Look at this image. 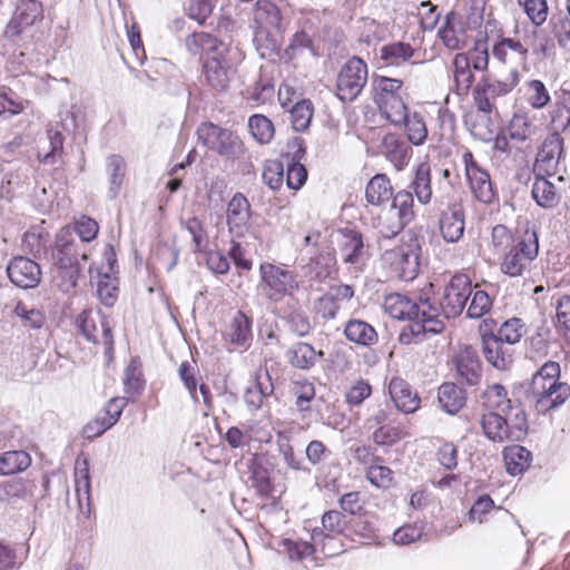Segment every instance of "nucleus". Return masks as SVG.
<instances>
[{
  "mask_svg": "<svg viewBox=\"0 0 570 570\" xmlns=\"http://www.w3.org/2000/svg\"><path fill=\"white\" fill-rule=\"evenodd\" d=\"M384 308L393 318L410 321L399 336L403 345L422 341L426 334H439L445 327L430 298L415 303L402 294H391L385 298Z\"/></svg>",
  "mask_w": 570,
  "mask_h": 570,
  "instance_id": "1",
  "label": "nucleus"
},
{
  "mask_svg": "<svg viewBox=\"0 0 570 570\" xmlns=\"http://www.w3.org/2000/svg\"><path fill=\"white\" fill-rule=\"evenodd\" d=\"M53 265L57 271L59 288L69 293L77 285L80 274V262L87 261V248L79 244L69 228H62L56 237L55 247L51 253Z\"/></svg>",
  "mask_w": 570,
  "mask_h": 570,
  "instance_id": "2",
  "label": "nucleus"
},
{
  "mask_svg": "<svg viewBox=\"0 0 570 570\" xmlns=\"http://www.w3.org/2000/svg\"><path fill=\"white\" fill-rule=\"evenodd\" d=\"M560 365L557 362H546L532 376L530 390L535 397V409L546 413L563 404L570 396V386L558 382Z\"/></svg>",
  "mask_w": 570,
  "mask_h": 570,
  "instance_id": "3",
  "label": "nucleus"
},
{
  "mask_svg": "<svg viewBox=\"0 0 570 570\" xmlns=\"http://www.w3.org/2000/svg\"><path fill=\"white\" fill-rule=\"evenodd\" d=\"M480 424L484 435L492 442L521 441L529 430L528 417L522 406L507 413L489 411L482 414Z\"/></svg>",
  "mask_w": 570,
  "mask_h": 570,
  "instance_id": "4",
  "label": "nucleus"
},
{
  "mask_svg": "<svg viewBox=\"0 0 570 570\" xmlns=\"http://www.w3.org/2000/svg\"><path fill=\"white\" fill-rule=\"evenodd\" d=\"M421 250L417 237L410 235L401 245L385 250L382 258L396 277L410 282L419 274Z\"/></svg>",
  "mask_w": 570,
  "mask_h": 570,
  "instance_id": "5",
  "label": "nucleus"
},
{
  "mask_svg": "<svg viewBox=\"0 0 570 570\" xmlns=\"http://www.w3.org/2000/svg\"><path fill=\"white\" fill-rule=\"evenodd\" d=\"M539 239L535 230L527 229L504 254L500 271L510 277H520L538 257Z\"/></svg>",
  "mask_w": 570,
  "mask_h": 570,
  "instance_id": "6",
  "label": "nucleus"
},
{
  "mask_svg": "<svg viewBox=\"0 0 570 570\" xmlns=\"http://www.w3.org/2000/svg\"><path fill=\"white\" fill-rule=\"evenodd\" d=\"M259 287L271 302L278 303L285 296H292L299 287L296 275L283 266L272 263L259 265Z\"/></svg>",
  "mask_w": 570,
  "mask_h": 570,
  "instance_id": "7",
  "label": "nucleus"
},
{
  "mask_svg": "<svg viewBox=\"0 0 570 570\" xmlns=\"http://www.w3.org/2000/svg\"><path fill=\"white\" fill-rule=\"evenodd\" d=\"M198 140L208 149L227 159H238L245 154L242 139L229 129L213 122H204L197 128Z\"/></svg>",
  "mask_w": 570,
  "mask_h": 570,
  "instance_id": "8",
  "label": "nucleus"
},
{
  "mask_svg": "<svg viewBox=\"0 0 570 570\" xmlns=\"http://www.w3.org/2000/svg\"><path fill=\"white\" fill-rule=\"evenodd\" d=\"M348 520L337 510H330L322 517V527L313 529L311 539L322 548L324 557H334L343 551L340 539L345 534Z\"/></svg>",
  "mask_w": 570,
  "mask_h": 570,
  "instance_id": "9",
  "label": "nucleus"
},
{
  "mask_svg": "<svg viewBox=\"0 0 570 570\" xmlns=\"http://www.w3.org/2000/svg\"><path fill=\"white\" fill-rule=\"evenodd\" d=\"M368 68L357 56L350 58L336 77L335 95L343 102L354 101L367 83Z\"/></svg>",
  "mask_w": 570,
  "mask_h": 570,
  "instance_id": "10",
  "label": "nucleus"
},
{
  "mask_svg": "<svg viewBox=\"0 0 570 570\" xmlns=\"http://www.w3.org/2000/svg\"><path fill=\"white\" fill-rule=\"evenodd\" d=\"M58 117L59 120L56 125H50L47 129L50 150L43 155L38 154V159L42 164H55L57 161V158H59L63 151V132H73L82 120L81 110L76 105H72L70 108L61 109Z\"/></svg>",
  "mask_w": 570,
  "mask_h": 570,
  "instance_id": "11",
  "label": "nucleus"
},
{
  "mask_svg": "<svg viewBox=\"0 0 570 570\" xmlns=\"http://www.w3.org/2000/svg\"><path fill=\"white\" fill-rule=\"evenodd\" d=\"M472 294V283L468 275L455 274L445 286L443 295L438 305L432 303L440 314V318L444 320L459 316Z\"/></svg>",
  "mask_w": 570,
  "mask_h": 570,
  "instance_id": "12",
  "label": "nucleus"
},
{
  "mask_svg": "<svg viewBox=\"0 0 570 570\" xmlns=\"http://www.w3.org/2000/svg\"><path fill=\"white\" fill-rule=\"evenodd\" d=\"M519 82V72L511 70L504 80L484 76L473 89L474 102L478 110L489 115L493 110V101L498 97L508 95Z\"/></svg>",
  "mask_w": 570,
  "mask_h": 570,
  "instance_id": "13",
  "label": "nucleus"
},
{
  "mask_svg": "<svg viewBox=\"0 0 570 570\" xmlns=\"http://www.w3.org/2000/svg\"><path fill=\"white\" fill-rule=\"evenodd\" d=\"M78 327L86 340L94 344H101L108 361L114 357V335L106 317L90 311H83L78 320Z\"/></svg>",
  "mask_w": 570,
  "mask_h": 570,
  "instance_id": "14",
  "label": "nucleus"
},
{
  "mask_svg": "<svg viewBox=\"0 0 570 570\" xmlns=\"http://www.w3.org/2000/svg\"><path fill=\"white\" fill-rule=\"evenodd\" d=\"M242 59L243 53L237 48H232L229 53L208 57L203 67L207 85L217 92L225 91L229 85L233 61Z\"/></svg>",
  "mask_w": 570,
  "mask_h": 570,
  "instance_id": "15",
  "label": "nucleus"
},
{
  "mask_svg": "<svg viewBox=\"0 0 570 570\" xmlns=\"http://www.w3.org/2000/svg\"><path fill=\"white\" fill-rule=\"evenodd\" d=\"M465 177L473 196L483 204H492L497 194L489 173L474 159L473 154L466 150L462 155Z\"/></svg>",
  "mask_w": 570,
  "mask_h": 570,
  "instance_id": "16",
  "label": "nucleus"
},
{
  "mask_svg": "<svg viewBox=\"0 0 570 570\" xmlns=\"http://www.w3.org/2000/svg\"><path fill=\"white\" fill-rule=\"evenodd\" d=\"M43 18V7L39 0H19L16 11L8 22L3 36L16 41L22 32Z\"/></svg>",
  "mask_w": 570,
  "mask_h": 570,
  "instance_id": "17",
  "label": "nucleus"
},
{
  "mask_svg": "<svg viewBox=\"0 0 570 570\" xmlns=\"http://www.w3.org/2000/svg\"><path fill=\"white\" fill-rule=\"evenodd\" d=\"M440 205L439 229L443 239L448 243H458L464 234L465 213L461 202L452 200L441 208L442 202L436 199Z\"/></svg>",
  "mask_w": 570,
  "mask_h": 570,
  "instance_id": "18",
  "label": "nucleus"
},
{
  "mask_svg": "<svg viewBox=\"0 0 570 570\" xmlns=\"http://www.w3.org/2000/svg\"><path fill=\"white\" fill-rule=\"evenodd\" d=\"M563 153V139L559 134L549 135L540 146L533 171L534 175L552 176L558 173L561 155Z\"/></svg>",
  "mask_w": 570,
  "mask_h": 570,
  "instance_id": "19",
  "label": "nucleus"
},
{
  "mask_svg": "<svg viewBox=\"0 0 570 570\" xmlns=\"http://www.w3.org/2000/svg\"><path fill=\"white\" fill-rule=\"evenodd\" d=\"M482 337V353L489 364L493 367L504 371L508 370L513 363L514 350L507 343L495 337V334L488 333L480 327Z\"/></svg>",
  "mask_w": 570,
  "mask_h": 570,
  "instance_id": "20",
  "label": "nucleus"
},
{
  "mask_svg": "<svg viewBox=\"0 0 570 570\" xmlns=\"http://www.w3.org/2000/svg\"><path fill=\"white\" fill-rule=\"evenodd\" d=\"M9 279L20 288H35L41 279L38 263L24 256L13 257L7 266Z\"/></svg>",
  "mask_w": 570,
  "mask_h": 570,
  "instance_id": "21",
  "label": "nucleus"
},
{
  "mask_svg": "<svg viewBox=\"0 0 570 570\" xmlns=\"http://www.w3.org/2000/svg\"><path fill=\"white\" fill-rule=\"evenodd\" d=\"M252 216L250 204L242 194L236 193L227 204L226 222L233 237H243L248 230Z\"/></svg>",
  "mask_w": 570,
  "mask_h": 570,
  "instance_id": "22",
  "label": "nucleus"
},
{
  "mask_svg": "<svg viewBox=\"0 0 570 570\" xmlns=\"http://www.w3.org/2000/svg\"><path fill=\"white\" fill-rule=\"evenodd\" d=\"M288 149L292 153V157L286 158L287 171H286V184L287 187L294 190L299 189L307 179V170L301 163L305 156V141L301 137H295L288 142Z\"/></svg>",
  "mask_w": 570,
  "mask_h": 570,
  "instance_id": "23",
  "label": "nucleus"
},
{
  "mask_svg": "<svg viewBox=\"0 0 570 570\" xmlns=\"http://www.w3.org/2000/svg\"><path fill=\"white\" fill-rule=\"evenodd\" d=\"M340 253L345 264L355 266L364 265L367 254L364 239L361 232L353 228H343L340 230Z\"/></svg>",
  "mask_w": 570,
  "mask_h": 570,
  "instance_id": "24",
  "label": "nucleus"
},
{
  "mask_svg": "<svg viewBox=\"0 0 570 570\" xmlns=\"http://www.w3.org/2000/svg\"><path fill=\"white\" fill-rule=\"evenodd\" d=\"M443 45L450 50H458L466 42V30L458 12L451 11L445 16L444 22L438 31Z\"/></svg>",
  "mask_w": 570,
  "mask_h": 570,
  "instance_id": "25",
  "label": "nucleus"
},
{
  "mask_svg": "<svg viewBox=\"0 0 570 570\" xmlns=\"http://www.w3.org/2000/svg\"><path fill=\"white\" fill-rule=\"evenodd\" d=\"M252 318L242 311H237L225 327V341L239 347L249 346L253 340Z\"/></svg>",
  "mask_w": 570,
  "mask_h": 570,
  "instance_id": "26",
  "label": "nucleus"
},
{
  "mask_svg": "<svg viewBox=\"0 0 570 570\" xmlns=\"http://www.w3.org/2000/svg\"><path fill=\"white\" fill-rule=\"evenodd\" d=\"M185 46L191 55H206L207 58L215 53H229L232 47L229 45L219 41L214 36L207 32H194L189 35L185 40Z\"/></svg>",
  "mask_w": 570,
  "mask_h": 570,
  "instance_id": "27",
  "label": "nucleus"
},
{
  "mask_svg": "<svg viewBox=\"0 0 570 570\" xmlns=\"http://www.w3.org/2000/svg\"><path fill=\"white\" fill-rule=\"evenodd\" d=\"M389 393L397 410L413 413L420 407V397L411 385L401 377H393L389 384Z\"/></svg>",
  "mask_w": 570,
  "mask_h": 570,
  "instance_id": "28",
  "label": "nucleus"
},
{
  "mask_svg": "<svg viewBox=\"0 0 570 570\" xmlns=\"http://www.w3.org/2000/svg\"><path fill=\"white\" fill-rule=\"evenodd\" d=\"M458 376L469 385H474L481 377V364L471 347L461 350L453 358Z\"/></svg>",
  "mask_w": 570,
  "mask_h": 570,
  "instance_id": "29",
  "label": "nucleus"
},
{
  "mask_svg": "<svg viewBox=\"0 0 570 570\" xmlns=\"http://www.w3.org/2000/svg\"><path fill=\"white\" fill-rule=\"evenodd\" d=\"M273 392L274 385L268 372H258L255 380L246 387L244 401L250 411H257Z\"/></svg>",
  "mask_w": 570,
  "mask_h": 570,
  "instance_id": "30",
  "label": "nucleus"
},
{
  "mask_svg": "<svg viewBox=\"0 0 570 570\" xmlns=\"http://www.w3.org/2000/svg\"><path fill=\"white\" fill-rule=\"evenodd\" d=\"M382 149L386 159L393 164L396 170H402L412 156V148L402 138L394 134L384 136Z\"/></svg>",
  "mask_w": 570,
  "mask_h": 570,
  "instance_id": "31",
  "label": "nucleus"
},
{
  "mask_svg": "<svg viewBox=\"0 0 570 570\" xmlns=\"http://www.w3.org/2000/svg\"><path fill=\"white\" fill-rule=\"evenodd\" d=\"M393 195L394 189L386 174H376L366 184L365 199L367 205L382 207L391 200Z\"/></svg>",
  "mask_w": 570,
  "mask_h": 570,
  "instance_id": "32",
  "label": "nucleus"
},
{
  "mask_svg": "<svg viewBox=\"0 0 570 570\" xmlns=\"http://www.w3.org/2000/svg\"><path fill=\"white\" fill-rule=\"evenodd\" d=\"M298 24L321 41L327 36L331 28V16L326 10H304L298 19Z\"/></svg>",
  "mask_w": 570,
  "mask_h": 570,
  "instance_id": "33",
  "label": "nucleus"
},
{
  "mask_svg": "<svg viewBox=\"0 0 570 570\" xmlns=\"http://www.w3.org/2000/svg\"><path fill=\"white\" fill-rule=\"evenodd\" d=\"M336 272V257L334 250L327 248L311 257L306 265V273L312 279L323 282Z\"/></svg>",
  "mask_w": 570,
  "mask_h": 570,
  "instance_id": "34",
  "label": "nucleus"
},
{
  "mask_svg": "<svg viewBox=\"0 0 570 570\" xmlns=\"http://www.w3.org/2000/svg\"><path fill=\"white\" fill-rule=\"evenodd\" d=\"M282 19L279 8L269 0H258L255 3L254 21L259 29L281 32Z\"/></svg>",
  "mask_w": 570,
  "mask_h": 570,
  "instance_id": "35",
  "label": "nucleus"
},
{
  "mask_svg": "<svg viewBox=\"0 0 570 570\" xmlns=\"http://www.w3.org/2000/svg\"><path fill=\"white\" fill-rule=\"evenodd\" d=\"M451 71L456 95H468L473 85L474 75L464 53H456L454 56L451 65Z\"/></svg>",
  "mask_w": 570,
  "mask_h": 570,
  "instance_id": "36",
  "label": "nucleus"
},
{
  "mask_svg": "<svg viewBox=\"0 0 570 570\" xmlns=\"http://www.w3.org/2000/svg\"><path fill=\"white\" fill-rule=\"evenodd\" d=\"M344 335L346 340L360 346H372L379 341L375 328L362 320H350L345 324Z\"/></svg>",
  "mask_w": 570,
  "mask_h": 570,
  "instance_id": "37",
  "label": "nucleus"
},
{
  "mask_svg": "<svg viewBox=\"0 0 570 570\" xmlns=\"http://www.w3.org/2000/svg\"><path fill=\"white\" fill-rule=\"evenodd\" d=\"M318 356H323V352H316L311 344L304 342L295 343L286 351L288 363L299 370L313 367Z\"/></svg>",
  "mask_w": 570,
  "mask_h": 570,
  "instance_id": "38",
  "label": "nucleus"
},
{
  "mask_svg": "<svg viewBox=\"0 0 570 570\" xmlns=\"http://www.w3.org/2000/svg\"><path fill=\"white\" fill-rule=\"evenodd\" d=\"M372 227L375 228L380 236L391 239L399 235L406 225L386 207H383L376 216L372 217Z\"/></svg>",
  "mask_w": 570,
  "mask_h": 570,
  "instance_id": "39",
  "label": "nucleus"
},
{
  "mask_svg": "<svg viewBox=\"0 0 570 570\" xmlns=\"http://www.w3.org/2000/svg\"><path fill=\"white\" fill-rule=\"evenodd\" d=\"M503 460L507 472L511 475H519L529 469L532 454L524 446L517 444L503 450Z\"/></svg>",
  "mask_w": 570,
  "mask_h": 570,
  "instance_id": "40",
  "label": "nucleus"
},
{
  "mask_svg": "<svg viewBox=\"0 0 570 570\" xmlns=\"http://www.w3.org/2000/svg\"><path fill=\"white\" fill-rule=\"evenodd\" d=\"M410 188L413 190L420 204L426 205L431 202V166L429 163H420L416 166L414 178L410 184Z\"/></svg>",
  "mask_w": 570,
  "mask_h": 570,
  "instance_id": "41",
  "label": "nucleus"
},
{
  "mask_svg": "<svg viewBox=\"0 0 570 570\" xmlns=\"http://www.w3.org/2000/svg\"><path fill=\"white\" fill-rule=\"evenodd\" d=\"M438 400L441 407L449 414L458 413L465 404V392L454 383H443L439 387Z\"/></svg>",
  "mask_w": 570,
  "mask_h": 570,
  "instance_id": "42",
  "label": "nucleus"
},
{
  "mask_svg": "<svg viewBox=\"0 0 570 570\" xmlns=\"http://www.w3.org/2000/svg\"><path fill=\"white\" fill-rule=\"evenodd\" d=\"M482 400L488 410L499 413H507L515 406H521L520 404H512L507 396V390L501 384L488 386L482 394Z\"/></svg>",
  "mask_w": 570,
  "mask_h": 570,
  "instance_id": "43",
  "label": "nucleus"
},
{
  "mask_svg": "<svg viewBox=\"0 0 570 570\" xmlns=\"http://www.w3.org/2000/svg\"><path fill=\"white\" fill-rule=\"evenodd\" d=\"M250 471V485L256 490L261 497H268L273 491V484L263 458H255L249 466Z\"/></svg>",
  "mask_w": 570,
  "mask_h": 570,
  "instance_id": "44",
  "label": "nucleus"
},
{
  "mask_svg": "<svg viewBox=\"0 0 570 570\" xmlns=\"http://www.w3.org/2000/svg\"><path fill=\"white\" fill-rule=\"evenodd\" d=\"M75 490L77 494L79 509L82 511L85 504L89 509L90 476L87 459L80 460V458H78L76 461Z\"/></svg>",
  "mask_w": 570,
  "mask_h": 570,
  "instance_id": "45",
  "label": "nucleus"
},
{
  "mask_svg": "<svg viewBox=\"0 0 570 570\" xmlns=\"http://www.w3.org/2000/svg\"><path fill=\"white\" fill-rule=\"evenodd\" d=\"M106 171L109 179V197L116 198L126 176V161L119 155H110L106 159Z\"/></svg>",
  "mask_w": 570,
  "mask_h": 570,
  "instance_id": "46",
  "label": "nucleus"
},
{
  "mask_svg": "<svg viewBox=\"0 0 570 570\" xmlns=\"http://www.w3.org/2000/svg\"><path fill=\"white\" fill-rule=\"evenodd\" d=\"M387 208L392 209L406 226L415 218L414 198L413 194L409 190L402 189L395 193Z\"/></svg>",
  "mask_w": 570,
  "mask_h": 570,
  "instance_id": "47",
  "label": "nucleus"
},
{
  "mask_svg": "<svg viewBox=\"0 0 570 570\" xmlns=\"http://www.w3.org/2000/svg\"><path fill=\"white\" fill-rule=\"evenodd\" d=\"M407 140L414 146H421L428 138V127L423 116L417 111H409L404 122H401Z\"/></svg>",
  "mask_w": 570,
  "mask_h": 570,
  "instance_id": "48",
  "label": "nucleus"
},
{
  "mask_svg": "<svg viewBox=\"0 0 570 570\" xmlns=\"http://www.w3.org/2000/svg\"><path fill=\"white\" fill-rule=\"evenodd\" d=\"M373 86V100L376 105L382 104L383 100H389L401 96L403 81L395 78L376 76L372 81Z\"/></svg>",
  "mask_w": 570,
  "mask_h": 570,
  "instance_id": "49",
  "label": "nucleus"
},
{
  "mask_svg": "<svg viewBox=\"0 0 570 570\" xmlns=\"http://www.w3.org/2000/svg\"><path fill=\"white\" fill-rule=\"evenodd\" d=\"M546 177L547 176L535 175L531 194L532 198L539 206L543 208H552L558 204V196L554 185Z\"/></svg>",
  "mask_w": 570,
  "mask_h": 570,
  "instance_id": "50",
  "label": "nucleus"
},
{
  "mask_svg": "<svg viewBox=\"0 0 570 570\" xmlns=\"http://www.w3.org/2000/svg\"><path fill=\"white\" fill-rule=\"evenodd\" d=\"M537 131L533 120L525 114H514L509 122L508 132L511 140L524 142Z\"/></svg>",
  "mask_w": 570,
  "mask_h": 570,
  "instance_id": "51",
  "label": "nucleus"
},
{
  "mask_svg": "<svg viewBox=\"0 0 570 570\" xmlns=\"http://www.w3.org/2000/svg\"><path fill=\"white\" fill-rule=\"evenodd\" d=\"M31 458L26 451H8L0 455V475H9L27 470Z\"/></svg>",
  "mask_w": 570,
  "mask_h": 570,
  "instance_id": "52",
  "label": "nucleus"
},
{
  "mask_svg": "<svg viewBox=\"0 0 570 570\" xmlns=\"http://www.w3.org/2000/svg\"><path fill=\"white\" fill-rule=\"evenodd\" d=\"M32 482L21 478L0 483V502L11 503L24 499L32 491Z\"/></svg>",
  "mask_w": 570,
  "mask_h": 570,
  "instance_id": "53",
  "label": "nucleus"
},
{
  "mask_svg": "<svg viewBox=\"0 0 570 570\" xmlns=\"http://www.w3.org/2000/svg\"><path fill=\"white\" fill-rule=\"evenodd\" d=\"M124 385L128 401H134L145 389V380L142 379L140 365L136 360H131L125 368Z\"/></svg>",
  "mask_w": 570,
  "mask_h": 570,
  "instance_id": "54",
  "label": "nucleus"
},
{
  "mask_svg": "<svg viewBox=\"0 0 570 570\" xmlns=\"http://www.w3.org/2000/svg\"><path fill=\"white\" fill-rule=\"evenodd\" d=\"M289 112L293 129L295 131H305L311 125L314 107L311 100L302 99L289 108Z\"/></svg>",
  "mask_w": 570,
  "mask_h": 570,
  "instance_id": "55",
  "label": "nucleus"
},
{
  "mask_svg": "<svg viewBox=\"0 0 570 570\" xmlns=\"http://www.w3.org/2000/svg\"><path fill=\"white\" fill-rule=\"evenodd\" d=\"M376 106L381 115L394 126H401V122H404L405 116L409 112L402 95L389 100L385 99Z\"/></svg>",
  "mask_w": 570,
  "mask_h": 570,
  "instance_id": "56",
  "label": "nucleus"
},
{
  "mask_svg": "<svg viewBox=\"0 0 570 570\" xmlns=\"http://www.w3.org/2000/svg\"><path fill=\"white\" fill-rule=\"evenodd\" d=\"M248 128L253 138L264 145L268 144L274 137V125L264 115H253L248 119Z\"/></svg>",
  "mask_w": 570,
  "mask_h": 570,
  "instance_id": "57",
  "label": "nucleus"
},
{
  "mask_svg": "<svg viewBox=\"0 0 570 570\" xmlns=\"http://www.w3.org/2000/svg\"><path fill=\"white\" fill-rule=\"evenodd\" d=\"M13 314L19 317L22 325L28 328L39 330L46 323V316L40 309L30 307L23 302L16 304Z\"/></svg>",
  "mask_w": 570,
  "mask_h": 570,
  "instance_id": "58",
  "label": "nucleus"
},
{
  "mask_svg": "<svg viewBox=\"0 0 570 570\" xmlns=\"http://www.w3.org/2000/svg\"><path fill=\"white\" fill-rule=\"evenodd\" d=\"M414 50L409 43L394 42L381 49V59L390 65H400L413 57Z\"/></svg>",
  "mask_w": 570,
  "mask_h": 570,
  "instance_id": "59",
  "label": "nucleus"
},
{
  "mask_svg": "<svg viewBox=\"0 0 570 570\" xmlns=\"http://www.w3.org/2000/svg\"><path fill=\"white\" fill-rule=\"evenodd\" d=\"M318 41L309 32L305 31L302 27L297 30L287 46L285 52L289 58H293L301 53L303 50L308 49L313 56L317 55V50L314 43Z\"/></svg>",
  "mask_w": 570,
  "mask_h": 570,
  "instance_id": "60",
  "label": "nucleus"
},
{
  "mask_svg": "<svg viewBox=\"0 0 570 570\" xmlns=\"http://www.w3.org/2000/svg\"><path fill=\"white\" fill-rule=\"evenodd\" d=\"M525 334L524 324L521 318L513 317L505 321L499 328L495 337L500 341L512 346L520 342L521 337Z\"/></svg>",
  "mask_w": 570,
  "mask_h": 570,
  "instance_id": "61",
  "label": "nucleus"
},
{
  "mask_svg": "<svg viewBox=\"0 0 570 570\" xmlns=\"http://www.w3.org/2000/svg\"><path fill=\"white\" fill-rule=\"evenodd\" d=\"M262 178L265 185L273 190H278L284 183V165L281 160L272 159L264 164Z\"/></svg>",
  "mask_w": 570,
  "mask_h": 570,
  "instance_id": "62",
  "label": "nucleus"
},
{
  "mask_svg": "<svg viewBox=\"0 0 570 570\" xmlns=\"http://www.w3.org/2000/svg\"><path fill=\"white\" fill-rule=\"evenodd\" d=\"M293 393L295 395V405L299 412L309 411V403L315 397V386L307 380L294 382Z\"/></svg>",
  "mask_w": 570,
  "mask_h": 570,
  "instance_id": "63",
  "label": "nucleus"
},
{
  "mask_svg": "<svg viewBox=\"0 0 570 570\" xmlns=\"http://www.w3.org/2000/svg\"><path fill=\"white\" fill-rule=\"evenodd\" d=\"M492 307V299L484 291L478 289L473 293L471 303L468 307L466 315L470 318H480L485 315Z\"/></svg>",
  "mask_w": 570,
  "mask_h": 570,
  "instance_id": "64",
  "label": "nucleus"
}]
</instances>
